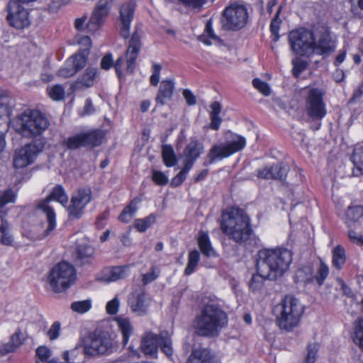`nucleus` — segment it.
Wrapping results in <instances>:
<instances>
[{
	"label": "nucleus",
	"mask_w": 363,
	"mask_h": 363,
	"mask_svg": "<svg viewBox=\"0 0 363 363\" xmlns=\"http://www.w3.org/2000/svg\"><path fill=\"white\" fill-rule=\"evenodd\" d=\"M159 344L162 351L169 357L173 354V348L172 346V340L169 335L167 332H162L160 334Z\"/></svg>",
	"instance_id": "nucleus-40"
},
{
	"label": "nucleus",
	"mask_w": 363,
	"mask_h": 363,
	"mask_svg": "<svg viewBox=\"0 0 363 363\" xmlns=\"http://www.w3.org/2000/svg\"><path fill=\"white\" fill-rule=\"evenodd\" d=\"M152 180L158 185H165L168 183V177L162 172L154 171L152 172Z\"/></svg>",
	"instance_id": "nucleus-61"
},
{
	"label": "nucleus",
	"mask_w": 363,
	"mask_h": 363,
	"mask_svg": "<svg viewBox=\"0 0 363 363\" xmlns=\"http://www.w3.org/2000/svg\"><path fill=\"white\" fill-rule=\"evenodd\" d=\"M159 274H160L159 269L156 267H152L150 269V272H148L143 275V279H142L143 283L146 285V284L153 281L158 277Z\"/></svg>",
	"instance_id": "nucleus-57"
},
{
	"label": "nucleus",
	"mask_w": 363,
	"mask_h": 363,
	"mask_svg": "<svg viewBox=\"0 0 363 363\" xmlns=\"http://www.w3.org/2000/svg\"><path fill=\"white\" fill-rule=\"evenodd\" d=\"M113 349L114 342L107 334H92L84 343V353L91 356L109 354Z\"/></svg>",
	"instance_id": "nucleus-12"
},
{
	"label": "nucleus",
	"mask_w": 363,
	"mask_h": 363,
	"mask_svg": "<svg viewBox=\"0 0 363 363\" xmlns=\"http://www.w3.org/2000/svg\"><path fill=\"white\" fill-rule=\"evenodd\" d=\"M1 218V225H0V242L6 246H11L13 244V236L11 233V226L9 222L1 218V216L0 215Z\"/></svg>",
	"instance_id": "nucleus-31"
},
{
	"label": "nucleus",
	"mask_w": 363,
	"mask_h": 363,
	"mask_svg": "<svg viewBox=\"0 0 363 363\" xmlns=\"http://www.w3.org/2000/svg\"><path fill=\"white\" fill-rule=\"evenodd\" d=\"M77 258L82 263H88L94 257L95 250L91 245L90 241L83 238L78 240L76 247Z\"/></svg>",
	"instance_id": "nucleus-23"
},
{
	"label": "nucleus",
	"mask_w": 363,
	"mask_h": 363,
	"mask_svg": "<svg viewBox=\"0 0 363 363\" xmlns=\"http://www.w3.org/2000/svg\"><path fill=\"white\" fill-rule=\"evenodd\" d=\"M157 216L151 213L144 218H139L135 220L134 227L138 231L143 233L145 232L151 225L156 221Z\"/></svg>",
	"instance_id": "nucleus-39"
},
{
	"label": "nucleus",
	"mask_w": 363,
	"mask_h": 363,
	"mask_svg": "<svg viewBox=\"0 0 363 363\" xmlns=\"http://www.w3.org/2000/svg\"><path fill=\"white\" fill-rule=\"evenodd\" d=\"M313 279V268L311 265L298 269L295 274L296 281L307 283Z\"/></svg>",
	"instance_id": "nucleus-44"
},
{
	"label": "nucleus",
	"mask_w": 363,
	"mask_h": 363,
	"mask_svg": "<svg viewBox=\"0 0 363 363\" xmlns=\"http://www.w3.org/2000/svg\"><path fill=\"white\" fill-rule=\"evenodd\" d=\"M47 92L53 101H61L65 98V89L62 85L55 84L48 86Z\"/></svg>",
	"instance_id": "nucleus-46"
},
{
	"label": "nucleus",
	"mask_w": 363,
	"mask_h": 363,
	"mask_svg": "<svg viewBox=\"0 0 363 363\" xmlns=\"http://www.w3.org/2000/svg\"><path fill=\"white\" fill-rule=\"evenodd\" d=\"M50 201H56L62 205H65L67 203L68 196L65 194V189L62 186H55L49 197L43 202L48 201L49 206H51L50 204Z\"/></svg>",
	"instance_id": "nucleus-36"
},
{
	"label": "nucleus",
	"mask_w": 363,
	"mask_h": 363,
	"mask_svg": "<svg viewBox=\"0 0 363 363\" xmlns=\"http://www.w3.org/2000/svg\"><path fill=\"white\" fill-rule=\"evenodd\" d=\"M97 76L96 67H87L81 77H79L71 86L72 91L84 90L91 87L94 84Z\"/></svg>",
	"instance_id": "nucleus-21"
},
{
	"label": "nucleus",
	"mask_w": 363,
	"mask_h": 363,
	"mask_svg": "<svg viewBox=\"0 0 363 363\" xmlns=\"http://www.w3.org/2000/svg\"><path fill=\"white\" fill-rule=\"evenodd\" d=\"M162 158L167 167H173L177 163L174 152L171 146L165 145L162 148Z\"/></svg>",
	"instance_id": "nucleus-48"
},
{
	"label": "nucleus",
	"mask_w": 363,
	"mask_h": 363,
	"mask_svg": "<svg viewBox=\"0 0 363 363\" xmlns=\"http://www.w3.org/2000/svg\"><path fill=\"white\" fill-rule=\"evenodd\" d=\"M348 237L351 242L353 243L362 246L363 245V235L357 233L352 229H350L348 231Z\"/></svg>",
	"instance_id": "nucleus-64"
},
{
	"label": "nucleus",
	"mask_w": 363,
	"mask_h": 363,
	"mask_svg": "<svg viewBox=\"0 0 363 363\" xmlns=\"http://www.w3.org/2000/svg\"><path fill=\"white\" fill-rule=\"evenodd\" d=\"M346 261L345 251L342 247L337 245L333 250V265L340 269Z\"/></svg>",
	"instance_id": "nucleus-38"
},
{
	"label": "nucleus",
	"mask_w": 363,
	"mask_h": 363,
	"mask_svg": "<svg viewBox=\"0 0 363 363\" xmlns=\"http://www.w3.org/2000/svg\"><path fill=\"white\" fill-rule=\"evenodd\" d=\"M352 162L354 164V173L357 175L363 174V147L354 150Z\"/></svg>",
	"instance_id": "nucleus-43"
},
{
	"label": "nucleus",
	"mask_w": 363,
	"mask_h": 363,
	"mask_svg": "<svg viewBox=\"0 0 363 363\" xmlns=\"http://www.w3.org/2000/svg\"><path fill=\"white\" fill-rule=\"evenodd\" d=\"M174 89V82L170 79L162 81L156 97V101L160 105H164L172 99Z\"/></svg>",
	"instance_id": "nucleus-25"
},
{
	"label": "nucleus",
	"mask_w": 363,
	"mask_h": 363,
	"mask_svg": "<svg viewBox=\"0 0 363 363\" xmlns=\"http://www.w3.org/2000/svg\"><path fill=\"white\" fill-rule=\"evenodd\" d=\"M11 124L15 131L21 136L31 138L45 131L49 121L40 111L28 108L14 118Z\"/></svg>",
	"instance_id": "nucleus-5"
},
{
	"label": "nucleus",
	"mask_w": 363,
	"mask_h": 363,
	"mask_svg": "<svg viewBox=\"0 0 363 363\" xmlns=\"http://www.w3.org/2000/svg\"><path fill=\"white\" fill-rule=\"evenodd\" d=\"M247 18L246 6L241 2L235 1L224 10L223 26L227 30H238L246 24Z\"/></svg>",
	"instance_id": "nucleus-10"
},
{
	"label": "nucleus",
	"mask_w": 363,
	"mask_h": 363,
	"mask_svg": "<svg viewBox=\"0 0 363 363\" xmlns=\"http://www.w3.org/2000/svg\"><path fill=\"white\" fill-rule=\"evenodd\" d=\"M114 320L117 323L118 330L122 334L123 343L125 345L128 342L130 337L133 333L131 322L129 318L122 316L116 317Z\"/></svg>",
	"instance_id": "nucleus-29"
},
{
	"label": "nucleus",
	"mask_w": 363,
	"mask_h": 363,
	"mask_svg": "<svg viewBox=\"0 0 363 363\" xmlns=\"http://www.w3.org/2000/svg\"><path fill=\"white\" fill-rule=\"evenodd\" d=\"M9 125L5 121H0V152H2L6 146L4 138L5 133L8 131Z\"/></svg>",
	"instance_id": "nucleus-62"
},
{
	"label": "nucleus",
	"mask_w": 363,
	"mask_h": 363,
	"mask_svg": "<svg viewBox=\"0 0 363 363\" xmlns=\"http://www.w3.org/2000/svg\"><path fill=\"white\" fill-rule=\"evenodd\" d=\"M220 228L224 234L238 243L247 240L252 233L248 216L237 207L230 208L223 213Z\"/></svg>",
	"instance_id": "nucleus-4"
},
{
	"label": "nucleus",
	"mask_w": 363,
	"mask_h": 363,
	"mask_svg": "<svg viewBox=\"0 0 363 363\" xmlns=\"http://www.w3.org/2000/svg\"><path fill=\"white\" fill-rule=\"evenodd\" d=\"M306 110L308 115L313 119L320 120L327 113L325 105L323 101V95L318 89L308 91L306 99Z\"/></svg>",
	"instance_id": "nucleus-13"
},
{
	"label": "nucleus",
	"mask_w": 363,
	"mask_h": 363,
	"mask_svg": "<svg viewBox=\"0 0 363 363\" xmlns=\"http://www.w3.org/2000/svg\"><path fill=\"white\" fill-rule=\"evenodd\" d=\"M38 208L45 215L48 224L46 227L43 223L34 225L23 233V237L33 242L42 240L52 235L57 225L54 208L50 206L48 201L41 202L38 205Z\"/></svg>",
	"instance_id": "nucleus-9"
},
{
	"label": "nucleus",
	"mask_w": 363,
	"mask_h": 363,
	"mask_svg": "<svg viewBox=\"0 0 363 363\" xmlns=\"http://www.w3.org/2000/svg\"><path fill=\"white\" fill-rule=\"evenodd\" d=\"M77 279V272L71 264L61 262L50 271L48 281L50 289L60 293L69 289Z\"/></svg>",
	"instance_id": "nucleus-8"
},
{
	"label": "nucleus",
	"mask_w": 363,
	"mask_h": 363,
	"mask_svg": "<svg viewBox=\"0 0 363 363\" xmlns=\"http://www.w3.org/2000/svg\"><path fill=\"white\" fill-rule=\"evenodd\" d=\"M92 306L91 300L74 301L71 304V309L78 313H84L89 311Z\"/></svg>",
	"instance_id": "nucleus-50"
},
{
	"label": "nucleus",
	"mask_w": 363,
	"mask_h": 363,
	"mask_svg": "<svg viewBox=\"0 0 363 363\" xmlns=\"http://www.w3.org/2000/svg\"><path fill=\"white\" fill-rule=\"evenodd\" d=\"M252 84L260 93L264 96H269L271 94V89L269 84L259 79H255Z\"/></svg>",
	"instance_id": "nucleus-55"
},
{
	"label": "nucleus",
	"mask_w": 363,
	"mask_h": 363,
	"mask_svg": "<svg viewBox=\"0 0 363 363\" xmlns=\"http://www.w3.org/2000/svg\"><path fill=\"white\" fill-rule=\"evenodd\" d=\"M204 145L196 139H191L182 154V164L192 168L196 160L203 154Z\"/></svg>",
	"instance_id": "nucleus-17"
},
{
	"label": "nucleus",
	"mask_w": 363,
	"mask_h": 363,
	"mask_svg": "<svg viewBox=\"0 0 363 363\" xmlns=\"http://www.w3.org/2000/svg\"><path fill=\"white\" fill-rule=\"evenodd\" d=\"M328 267L327 264L321 262L315 277L316 281L319 285H321L323 283L324 280L328 275Z\"/></svg>",
	"instance_id": "nucleus-58"
},
{
	"label": "nucleus",
	"mask_w": 363,
	"mask_h": 363,
	"mask_svg": "<svg viewBox=\"0 0 363 363\" xmlns=\"http://www.w3.org/2000/svg\"><path fill=\"white\" fill-rule=\"evenodd\" d=\"M277 322L281 330L292 331L300 323L304 306L296 297L287 295L276 306Z\"/></svg>",
	"instance_id": "nucleus-6"
},
{
	"label": "nucleus",
	"mask_w": 363,
	"mask_h": 363,
	"mask_svg": "<svg viewBox=\"0 0 363 363\" xmlns=\"http://www.w3.org/2000/svg\"><path fill=\"white\" fill-rule=\"evenodd\" d=\"M288 168L280 164H274L266 166L263 169H259L257 177L262 179H282L287 174Z\"/></svg>",
	"instance_id": "nucleus-22"
},
{
	"label": "nucleus",
	"mask_w": 363,
	"mask_h": 363,
	"mask_svg": "<svg viewBox=\"0 0 363 363\" xmlns=\"http://www.w3.org/2000/svg\"><path fill=\"white\" fill-rule=\"evenodd\" d=\"M257 274H255L252 277V279L250 282V288L252 291H255L260 290L264 284V280L265 279H272L269 277H264L260 274L259 272H257Z\"/></svg>",
	"instance_id": "nucleus-51"
},
{
	"label": "nucleus",
	"mask_w": 363,
	"mask_h": 363,
	"mask_svg": "<svg viewBox=\"0 0 363 363\" xmlns=\"http://www.w3.org/2000/svg\"><path fill=\"white\" fill-rule=\"evenodd\" d=\"M179 3L186 7L200 10L206 3V0H177Z\"/></svg>",
	"instance_id": "nucleus-56"
},
{
	"label": "nucleus",
	"mask_w": 363,
	"mask_h": 363,
	"mask_svg": "<svg viewBox=\"0 0 363 363\" xmlns=\"http://www.w3.org/2000/svg\"><path fill=\"white\" fill-rule=\"evenodd\" d=\"M85 147H96L101 144L102 133L99 130L82 133Z\"/></svg>",
	"instance_id": "nucleus-32"
},
{
	"label": "nucleus",
	"mask_w": 363,
	"mask_h": 363,
	"mask_svg": "<svg viewBox=\"0 0 363 363\" xmlns=\"http://www.w3.org/2000/svg\"><path fill=\"white\" fill-rule=\"evenodd\" d=\"M191 169L186 165H183L182 170L172 179L171 185L178 186L182 184L186 179V175Z\"/></svg>",
	"instance_id": "nucleus-54"
},
{
	"label": "nucleus",
	"mask_w": 363,
	"mask_h": 363,
	"mask_svg": "<svg viewBox=\"0 0 363 363\" xmlns=\"http://www.w3.org/2000/svg\"><path fill=\"white\" fill-rule=\"evenodd\" d=\"M346 223L348 227L357 222L363 217V207L361 206H350L345 213Z\"/></svg>",
	"instance_id": "nucleus-35"
},
{
	"label": "nucleus",
	"mask_w": 363,
	"mask_h": 363,
	"mask_svg": "<svg viewBox=\"0 0 363 363\" xmlns=\"http://www.w3.org/2000/svg\"><path fill=\"white\" fill-rule=\"evenodd\" d=\"M26 338L21 329H17L10 337L8 342L3 345V350L6 353L16 351L24 342Z\"/></svg>",
	"instance_id": "nucleus-28"
},
{
	"label": "nucleus",
	"mask_w": 363,
	"mask_h": 363,
	"mask_svg": "<svg viewBox=\"0 0 363 363\" xmlns=\"http://www.w3.org/2000/svg\"><path fill=\"white\" fill-rule=\"evenodd\" d=\"M121 301L118 296H115L106 305V311L109 315H116L119 310Z\"/></svg>",
	"instance_id": "nucleus-53"
},
{
	"label": "nucleus",
	"mask_w": 363,
	"mask_h": 363,
	"mask_svg": "<svg viewBox=\"0 0 363 363\" xmlns=\"http://www.w3.org/2000/svg\"><path fill=\"white\" fill-rule=\"evenodd\" d=\"M186 363H214V361L207 349H197L193 350Z\"/></svg>",
	"instance_id": "nucleus-30"
},
{
	"label": "nucleus",
	"mask_w": 363,
	"mask_h": 363,
	"mask_svg": "<svg viewBox=\"0 0 363 363\" xmlns=\"http://www.w3.org/2000/svg\"><path fill=\"white\" fill-rule=\"evenodd\" d=\"M104 279L107 282L116 281L130 274V266H116L106 270Z\"/></svg>",
	"instance_id": "nucleus-27"
},
{
	"label": "nucleus",
	"mask_w": 363,
	"mask_h": 363,
	"mask_svg": "<svg viewBox=\"0 0 363 363\" xmlns=\"http://www.w3.org/2000/svg\"><path fill=\"white\" fill-rule=\"evenodd\" d=\"M197 240L199 248L204 255L211 257L214 255V250L211 246L210 238L207 233L203 231L200 232Z\"/></svg>",
	"instance_id": "nucleus-33"
},
{
	"label": "nucleus",
	"mask_w": 363,
	"mask_h": 363,
	"mask_svg": "<svg viewBox=\"0 0 363 363\" xmlns=\"http://www.w3.org/2000/svg\"><path fill=\"white\" fill-rule=\"evenodd\" d=\"M15 106L14 99L5 91L0 90V121H5L6 117H9Z\"/></svg>",
	"instance_id": "nucleus-24"
},
{
	"label": "nucleus",
	"mask_w": 363,
	"mask_h": 363,
	"mask_svg": "<svg viewBox=\"0 0 363 363\" xmlns=\"http://www.w3.org/2000/svg\"><path fill=\"white\" fill-rule=\"evenodd\" d=\"M38 360L36 362H48L52 359V351L46 346H40L36 350Z\"/></svg>",
	"instance_id": "nucleus-52"
},
{
	"label": "nucleus",
	"mask_w": 363,
	"mask_h": 363,
	"mask_svg": "<svg viewBox=\"0 0 363 363\" xmlns=\"http://www.w3.org/2000/svg\"><path fill=\"white\" fill-rule=\"evenodd\" d=\"M320 348V345L318 342L308 344L306 347V354L303 363H315Z\"/></svg>",
	"instance_id": "nucleus-42"
},
{
	"label": "nucleus",
	"mask_w": 363,
	"mask_h": 363,
	"mask_svg": "<svg viewBox=\"0 0 363 363\" xmlns=\"http://www.w3.org/2000/svg\"><path fill=\"white\" fill-rule=\"evenodd\" d=\"M138 201L133 200L132 201L128 206H127L121 215L118 217V219L123 223H128L132 218L134 216L135 213L138 211Z\"/></svg>",
	"instance_id": "nucleus-41"
},
{
	"label": "nucleus",
	"mask_w": 363,
	"mask_h": 363,
	"mask_svg": "<svg viewBox=\"0 0 363 363\" xmlns=\"http://www.w3.org/2000/svg\"><path fill=\"white\" fill-rule=\"evenodd\" d=\"M43 149V145L38 141H32L17 148L13 157L15 169H23L32 164Z\"/></svg>",
	"instance_id": "nucleus-11"
},
{
	"label": "nucleus",
	"mask_w": 363,
	"mask_h": 363,
	"mask_svg": "<svg viewBox=\"0 0 363 363\" xmlns=\"http://www.w3.org/2000/svg\"><path fill=\"white\" fill-rule=\"evenodd\" d=\"M64 145L71 150H76L81 147H85L82 133L69 137L64 140Z\"/></svg>",
	"instance_id": "nucleus-47"
},
{
	"label": "nucleus",
	"mask_w": 363,
	"mask_h": 363,
	"mask_svg": "<svg viewBox=\"0 0 363 363\" xmlns=\"http://www.w3.org/2000/svg\"><path fill=\"white\" fill-rule=\"evenodd\" d=\"M135 11V4L132 1L124 3L120 7L121 35L127 38L129 36L130 23Z\"/></svg>",
	"instance_id": "nucleus-18"
},
{
	"label": "nucleus",
	"mask_w": 363,
	"mask_h": 363,
	"mask_svg": "<svg viewBox=\"0 0 363 363\" xmlns=\"http://www.w3.org/2000/svg\"><path fill=\"white\" fill-rule=\"evenodd\" d=\"M86 63L85 54L77 53L73 55L65 61L64 65L58 71V74L65 78L72 77L82 69Z\"/></svg>",
	"instance_id": "nucleus-16"
},
{
	"label": "nucleus",
	"mask_w": 363,
	"mask_h": 363,
	"mask_svg": "<svg viewBox=\"0 0 363 363\" xmlns=\"http://www.w3.org/2000/svg\"><path fill=\"white\" fill-rule=\"evenodd\" d=\"M352 340L363 352V318H359L354 322Z\"/></svg>",
	"instance_id": "nucleus-37"
},
{
	"label": "nucleus",
	"mask_w": 363,
	"mask_h": 363,
	"mask_svg": "<svg viewBox=\"0 0 363 363\" xmlns=\"http://www.w3.org/2000/svg\"><path fill=\"white\" fill-rule=\"evenodd\" d=\"M140 35L135 32L131 37L126 51V69L128 72L133 73L135 69V60L140 50Z\"/></svg>",
	"instance_id": "nucleus-19"
},
{
	"label": "nucleus",
	"mask_w": 363,
	"mask_h": 363,
	"mask_svg": "<svg viewBox=\"0 0 363 363\" xmlns=\"http://www.w3.org/2000/svg\"><path fill=\"white\" fill-rule=\"evenodd\" d=\"M292 262V252L281 247L264 248L257 254L256 269L272 280L282 277Z\"/></svg>",
	"instance_id": "nucleus-2"
},
{
	"label": "nucleus",
	"mask_w": 363,
	"mask_h": 363,
	"mask_svg": "<svg viewBox=\"0 0 363 363\" xmlns=\"http://www.w3.org/2000/svg\"><path fill=\"white\" fill-rule=\"evenodd\" d=\"M200 260V254L197 250H192L189 254L188 257V264L184 270V274L186 275L191 274Z\"/></svg>",
	"instance_id": "nucleus-45"
},
{
	"label": "nucleus",
	"mask_w": 363,
	"mask_h": 363,
	"mask_svg": "<svg viewBox=\"0 0 363 363\" xmlns=\"http://www.w3.org/2000/svg\"><path fill=\"white\" fill-rule=\"evenodd\" d=\"M91 199V192L89 189H81L75 192L71 199V203L67 208L69 216L79 219L83 213L85 206Z\"/></svg>",
	"instance_id": "nucleus-14"
},
{
	"label": "nucleus",
	"mask_w": 363,
	"mask_h": 363,
	"mask_svg": "<svg viewBox=\"0 0 363 363\" xmlns=\"http://www.w3.org/2000/svg\"><path fill=\"white\" fill-rule=\"evenodd\" d=\"M61 325L60 322H54L48 331V336L50 340H55L57 339L60 334Z\"/></svg>",
	"instance_id": "nucleus-60"
},
{
	"label": "nucleus",
	"mask_w": 363,
	"mask_h": 363,
	"mask_svg": "<svg viewBox=\"0 0 363 363\" xmlns=\"http://www.w3.org/2000/svg\"><path fill=\"white\" fill-rule=\"evenodd\" d=\"M108 13L109 11L106 9H102L96 6L87 24L89 30L91 32L97 30L103 25Z\"/></svg>",
	"instance_id": "nucleus-26"
},
{
	"label": "nucleus",
	"mask_w": 363,
	"mask_h": 363,
	"mask_svg": "<svg viewBox=\"0 0 363 363\" xmlns=\"http://www.w3.org/2000/svg\"><path fill=\"white\" fill-rule=\"evenodd\" d=\"M16 193L11 189H8L5 191H1L0 207H3L8 203H14L16 200Z\"/></svg>",
	"instance_id": "nucleus-49"
},
{
	"label": "nucleus",
	"mask_w": 363,
	"mask_h": 363,
	"mask_svg": "<svg viewBox=\"0 0 363 363\" xmlns=\"http://www.w3.org/2000/svg\"><path fill=\"white\" fill-rule=\"evenodd\" d=\"M128 302L133 313L143 316L148 313L152 299L144 290H138L129 295Z\"/></svg>",
	"instance_id": "nucleus-15"
},
{
	"label": "nucleus",
	"mask_w": 363,
	"mask_h": 363,
	"mask_svg": "<svg viewBox=\"0 0 363 363\" xmlns=\"http://www.w3.org/2000/svg\"><path fill=\"white\" fill-rule=\"evenodd\" d=\"M289 41L295 54L308 57L314 55H328L336 48L327 31L313 33L305 28L297 29L289 33Z\"/></svg>",
	"instance_id": "nucleus-1"
},
{
	"label": "nucleus",
	"mask_w": 363,
	"mask_h": 363,
	"mask_svg": "<svg viewBox=\"0 0 363 363\" xmlns=\"http://www.w3.org/2000/svg\"><path fill=\"white\" fill-rule=\"evenodd\" d=\"M84 347L77 346L71 350H66L63 353V359L67 363H82L80 361L84 357Z\"/></svg>",
	"instance_id": "nucleus-34"
},
{
	"label": "nucleus",
	"mask_w": 363,
	"mask_h": 363,
	"mask_svg": "<svg viewBox=\"0 0 363 363\" xmlns=\"http://www.w3.org/2000/svg\"><path fill=\"white\" fill-rule=\"evenodd\" d=\"M228 323V315L215 303L204 305L193 323L196 333L201 336L213 337Z\"/></svg>",
	"instance_id": "nucleus-3"
},
{
	"label": "nucleus",
	"mask_w": 363,
	"mask_h": 363,
	"mask_svg": "<svg viewBox=\"0 0 363 363\" xmlns=\"http://www.w3.org/2000/svg\"><path fill=\"white\" fill-rule=\"evenodd\" d=\"M292 63L294 65L293 73L296 77H298L307 67V62L301 59L294 60Z\"/></svg>",
	"instance_id": "nucleus-59"
},
{
	"label": "nucleus",
	"mask_w": 363,
	"mask_h": 363,
	"mask_svg": "<svg viewBox=\"0 0 363 363\" xmlns=\"http://www.w3.org/2000/svg\"><path fill=\"white\" fill-rule=\"evenodd\" d=\"M161 66L158 64H154L152 66V74L150 77L151 84L156 86L160 81V74L161 71Z\"/></svg>",
	"instance_id": "nucleus-63"
},
{
	"label": "nucleus",
	"mask_w": 363,
	"mask_h": 363,
	"mask_svg": "<svg viewBox=\"0 0 363 363\" xmlns=\"http://www.w3.org/2000/svg\"><path fill=\"white\" fill-rule=\"evenodd\" d=\"M160 335L147 331L141 338L140 348L145 354L155 357L157 354Z\"/></svg>",
	"instance_id": "nucleus-20"
},
{
	"label": "nucleus",
	"mask_w": 363,
	"mask_h": 363,
	"mask_svg": "<svg viewBox=\"0 0 363 363\" xmlns=\"http://www.w3.org/2000/svg\"><path fill=\"white\" fill-rule=\"evenodd\" d=\"M225 142L217 143L211 147L203 162L204 166L210 165L216 161L222 160L242 150L246 145L244 137L228 131L225 133Z\"/></svg>",
	"instance_id": "nucleus-7"
}]
</instances>
